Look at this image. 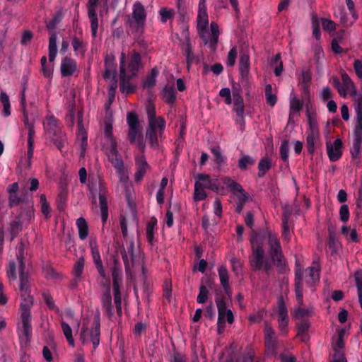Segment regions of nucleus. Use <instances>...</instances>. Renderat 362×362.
Listing matches in <instances>:
<instances>
[{
  "label": "nucleus",
  "instance_id": "obj_1",
  "mask_svg": "<svg viewBox=\"0 0 362 362\" xmlns=\"http://www.w3.org/2000/svg\"><path fill=\"white\" fill-rule=\"evenodd\" d=\"M209 20L206 9H199L197 15V30L200 38L203 40L205 45L209 44L211 50L215 51L218 41L219 28L218 24L212 21L210 25L211 28V37H209Z\"/></svg>",
  "mask_w": 362,
  "mask_h": 362
},
{
  "label": "nucleus",
  "instance_id": "obj_2",
  "mask_svg": "<svg viewBox=\"0 0 362 362\" xmlns=\"http://www.w3.org/2000/svg\"><path fill=\"white\" fill-rule=\"evenodd\" d=\"M252 255L250 257V263L255 270L268 271L271 268V264L265 256L263 248V240L259 235H255L251 238Z\"/></svg>",
  "mask_w": 362,
  "mask_h": 362
},
{
  "label": "nucleus",
  "instance_id": "obj_3",
  "mask_svg": "<svg viewBox=\"0 0 362 362\" xmlns=\"http://www.w3.org/2000/svg\"><path fill=\"white\" fill-rule=\"evenodd\" d=\"M177 35L180 41L182 53L185 56L187 68L191 66H202L204 62L202 55L195 56L192 52V47L190 41V35L187 25L181 28L180 37Z\"/></svg>",
  "mask_w": 362,
  "mask_h": 362
},
{
  "label": "nucleus",
  "instance_id": "obj_4",
  "mask_svg": "<svg viewBox=\"0 0 362 362\" xmlns=\"http://www.w3.org/2000/svg\"><path fill=\"white\" fill-rule=\"evenodd\" d=\"M100 316L95 315L93 320L83 319L80 339L83 344L88 341L93 343L94 349L100 343Z\"/></svg>",
  "mask_w": 362,
  "mask_h": 362
},
{
  "label": "nucleus",
  "instance_id": "obj_5",
  "mask_svg": "<svg viewBox=\"0 0 362 362\" xmlns=\"http://www.w3.org/2000/svg\"><path fill=\"white\" fill-rule=\"evenodd\" d=\"M127 122L129 126L127 137L130 143L135 144L139 150L144 151L146 144L141 133L137 115L134 112H129L127 115Z\"/></svg>",
  "mask_w": 362,
  "mask_h": 362
},
{
  "label": "nucleus",
  "instance_id": "obj_6",
  "mask_svg": "<svg viewBox=\"0 0 362 362\" xmlns=\"http://www.w3.org/2000/svg\"><path fill=\"white\" fill-rule=\"evenodd\" d=\"M25 89L23 88L21 93V105L22 107L23 114V122L25 126L27 127L28 130V165L30 167L31 165V160L33 156L34 153V136H35V130H34V124L32 122H29L28 119V114L26 110V102H25Z\"/></svg>",
  "mask_w": 362,
  "mask_h": 362
},
{
  "label": "nucleus",
  "instance_id": "obj_7",
  "mask_svg": "<svg viewBox=\"0 0 362 362\" xmlns=\"http://www.w3.org/2000/svg\"><path fill=\"white\" fill-rule=\"evenodd\" d=\"M308 128L306 131V146L309 154L313 155L320 140V130L315 116L308 112Z\"/></svg>",
  "mask_w": 362,
  "mask_h": 362
},
{
  "label": "nucleus",
  "instance_id": "obj_8",
  "mask_svg": "<svg viewBox=\"0 0 362 362\" xmlns=\"http://www.w3.org/2000/svg\"><path fill=\"white\" fill-rule=\"evenodd\" d=\"M330 81L342 98L348 95L352 97L358 93L354 83L346 73L341 74V81L335 76L332 77Z\"/></svg>",
  "mask_w": 362,
  "mask_h": 362
},
{
  "label": "nucleus",
  "instance_id": "obj_9",
  "mask_svg": "<svg viewBox=\"0 0 362 362\" xmlns=\"http://www.w3.org/2000/svg\"><path fill=\"white\" fill-rule=\"evenodd\" d=\"M17 332L21 346H27L32 336L30 313L27 311L21 313L20 320L17 325Z\"/></svg>",
  "mask_w": 362,
  "mask_h": 362
},
{
  "label": "nucleus",
  "instance_id": "obj_10",
  "mask_svg": "<svg viewBox=\"0 0 362 362\" xmlns=\"http://www.w3.org/2000/svg\"><path fill=\"white\" fill-rule=\"evenodd\" d=\"M146 115L148 118V129L158 132L160 138H162L165 129V120L162 117H156L155 105L149 103L146 106Z\"/></svg>",
  "mask_w": 362,
  "mask_h": 362
},
{
  "label": "nucleus",
  "instance_id": "obj_11",
  "mask_svg": "<svg viewBox=\"0 0 362 362\" xmlns=\"http://www.w3.org/2000/svg\"><path fill=\"white\" fill-rule=\"evenodd\" d=\"M137 70L120 69L119 88L121 92L128 94L134 91L136 86L134 80L137 75Z\"/></svg>",
  "mask_w": 362,
  "mask_h": 362
},
{
  "label": "nucleus",
  "instance_id": "obj_12",
  "mask_svg": "<svg viewBox=\"0 0 362 362\" xmlns=\"http://www.w3.org/2000/svg\"><path fill=\"white\" fill-rule=\"evenodd\" d=\"M226 177L218 180H211L209 175L199 174L197 177L195 182L199 183L201 187L204 189H210L216 193L221 194H225L226 185L223 184V180Z\"/></svg>",
  "mask_w": 362,
  "mask_h": 362
},
{
  "label": "nucleus",
  "instance_id": "obj_13",
  "mask_svg": "<svg viewBox=\"0 0 362 362\" xmlns=\"http://www.w3.org/2000/svg\"><path fill=\"white\" fill-rule=\"evenodd\" d=\"M223 182L226 188L230 189L231 192L236 195L238 202L235 211L240 214L243 209L245 203L247 200V194L244 192L240 185L228 177H226Z\"/></svg>",
  "mask_w": 362,
  "mask_h": 362
},
{
  "label": "nucleus",
  "instance_id": "obj_14",
  "mask_svg": "<svg viewBox=\"0 0 362 362\" xmlns=\"http://www.w3.org/2000/svg\"><path fill=\"white\" fill-rule=\"evenodd\" d=\"M267 237L269 245V253L272 260L274 262L281 263L284 255L277 234L269 230L267 232Z\"/></svg>",
  "mask_w": 362,
  "mask_h": 362
},
{
  "label": "nucleus",
  "instance_id": "obj_15",
  "mask_svg": "<svg viewBox=\"0 0 362 362\" xmlns=\"http://www.w3.org/2000/svg\"><path fill=\"white\" fill-rule=\"evenodd\" d=\"M76 142L80 146V157L83 158L88 146V133L84 127L83 122V112H78V130L76 134Z\"/></svg>",
  "mask_w": 362,
  "mask_h": 362
},
{
  "label": "nucleus",
  "instance_id": "obj_16",
  "mask_svg": "<svg viewBox=\"0 0 362 362\" xmlns=\"http://www.w3.org/2000/svg\"><path fill=\"white\" fill-rule=\"evenodd\" d=\"M346 334V332L345 329H339L337 330V339L332 343L334 354L332 362H346L343 352L344 347V337Z\"/></svg>",
  "mask_w": 362,
  "mask_h": 362
},
{
  "label": "nucleus",
  "instance_id": "obj_17",
  "mask_svg": "<svg viewBox=\"0 0 362 362\" xmlns=\"http://www.w3.org/2000/svg\"><path fill=\"white\" fill-rule=\"evenodd\" d=\"M108 157L109 161L112 164L116 170L120 182L126 185L129 180L128 172L125 170L124 162L119 153L110 154Z\"/></svg>",
  "mask_w": 362,
  "mask_h": 362
},
{
  "label": "nucleus",
  "instance_id": "obj_18",
  "mask_svg": "<svg viewBox=\"0 0 362 362\" xmlns=\"http://www.w3.org/2000/svg\"><path fill=\"white\" fill-rule=\"evenodd\" d=\"M112 288L114 300L117 310H121L120 286L122 281V269L115 265L112 269Z\"/></svg>",
  "mask_w": 362,
  "mask_h": 362
},
{
  "label": "nucleus",
  "instance_id": "obj_19",
  "mask_svg": "<svg viewBox=\"0 0 362 362\" xmlns=\"http://www.w3.org/2000/svg\"><path fill=\"white\" fill-rule=\"evenodd\" d=\"M105 139L106 143L104 144V148L107 156L110 154L118 153L117 150V142L113 136L112 126L111 123L107 122L104 129Z\"/></svg>",
  "mask_w": 362,
  "mask_h": 362
},
{
  "label": "nucleus",
  "instance_id": "obj_20",
  "mask_svg": "<svg viewBox=\"0 0 362 362\" xmlns=\"http://www.w3.org/2000/svg\"><path fill=\"white\" fill-rule=\"evenodd\" d=\"M98 3L99 0H88L87 4L88 16L90 21V28L93 37L97 36L98 28V19L95 11Z\"/></svg>",
  "mask_w": 362,
  "mask_h": 362
},
{
  "label": "nucleus",
  "instance_id": "obj_21",
  "mask_svg": "<svg viewBox=\"0 0 362 362\" xmlns=\"http://www.w3.org/2000/svg\"><path fill=\"white\" fill-rule=\"evenodd\" d=\"M99 204L101 212V218L105 223L108 217V206L107 200V187L103 180H100Z\"/></svg>",
  "mask_w": 362,
  "mask_h": 362
},
{
  "label": "nucleus",
  "instance_id": "obj_22",
  "mask_svg": "<svg viewBox=\"0 0 362 362\" xmlns=\"http://www.w3.org/2000/svg\"><path fill=\"white\" fill-rule=\"evenodd\" d=\"M327 152L329 160L332 162L338 160L342 156V141L337 139L333 143L327 142Z\"/></svg>",
  "mask_w": 362,
  "mask_h": 362
},
{
  "label": "nucleus",
  "instance_id": "obj_23",
  "mask_svg": "<svg viewBox=\"0 0 362 362\" xmlns=\"http://www.w3.org/2000/svg\"><path fill=\"white\" fill-rule=\"evenodd\" d=\"M116 76V69H105L103 75L104 78L110 82L108 90L110 103L113 102L115 97V92L117 87Z\"/></svg>",
  "mask_w": 362,
  "mask_h": 362
},
{
  "label": "nucleus",
  "instance_id": "obj_24",
  "mask_svg": "<svg viewBox=\"0 0 362 362\" xmlns=\"http://www.w3.org/2000/svg\"><path fill=\"white\" fill-rule=\"evenodd\" d=\"M90 248L91 251V255L93 257V262L95 265V267L103 278L105 277V271L103 265V262L100 258V255L98 248L97 243L95 240L90 241Z\"/></svg>",
  "mask_w": 362,
  "mask_h": 362
},
{
  "label": "nucleus",
  "instance_id": "obj_25",
  "mask_svg": "<svg viewBox=\"0 0 362 362\" xmlns=\"http://www.w3.org/2000/svg\"><path fill=\"white\" fill-rule=\"evenodd\" d=\"M265 336V345L267 347V351L271 354H276V341L274 339L275 332L272 327L269 325L266 324L264 329Z\"/></svg>",
  "mask_w": 362,
  "mask_h": 362
},
{
  "label": "nucleus",
  "instance_id": "obj_26",
  "mask_svg": "<svg viewBox=\"0 0 362 362\" xmlns=\"http://www.w3.org/2000/svg\"><path fill=\"white\" fill-rule=\"evenodd\" d=\"M23 249L19 250L17 255L20 263V290L21 293L29 292V279L28 275L24 272V264L23 262Z\"/></svg>",
  "mask_w": 362,
  "mask_h": 362
},
{
  "label": "nucleus",
  "instance_id": "obj_27",
  "mask_svg": "<svg viewBox=\"0 0 362 362\" xmlns=\"http://www.w3.org/2000/svg\"><path fill=\"white\" fill-rule=\"evenodd\" d=\"M135 162L136 166V172L135 173L134 178L136 182H139L143 179L149 166L144 154H141L140 156H136L135 158Z\"/></svg>",
  "mask_w": 362,
  "mask_h": 362
},
{
  "label": "nucleus",
  "instance_id": "obj_28",
  "mask_svg": "<svg viewBox=\"0 0 362 362\" xmlns=\"http://www.w3.org/2000/svg\"><path fill=\"white\" fill-rule=\"evenodd\" d=\"M125 25L130 28L132 33L136 38L139 40L142 37L144 32L145 23H136L129 16H127Z\"/></svg>",
  "mask_w": 362,
  "mask_h": 362
},
{
  "label": "nucleus",
  "instance_id": "obj_29",
  "mask_svg": "<svg viewBox=\"0 0 362 362\" xmlns=\"http://www.w3.org/2000/svg\"><path fill=\"white\" fill-rule=\"evenodd\" d=\"M134 21L139 23H145L146 13L144 6L139 1H136L133 6L132 18Z\"/></svg>",
  "mask_w": 362,
  "mask_h": 362
},
{
  "label": "nucleus",
  "instance_id": "obj_30",
  "mask_svg": "<svg viewBox=\"0 0 362 362\" xmlns=\"http://www.w3.org/2000/svg\"><path fill=\"white\" fill-rule=\"evenodd\" d=\"M303 272L300 269L296 272V296L298 303L300 305L303 304Z\"/></svg>",
  "mask_w": 362,
  "mask_h": 362
},
{
  "label": "nucleus",
  "instance_id": "obj_31",
  "mask_svg": "<svg viewBox=\"0 0 362 362\" xmlns=\"http://www.w3.org/2000/svg\"><path fill=\"white\" fill-rule=\"evenodd\" d=\"M216 303L218 308V316H226V320L229 324H232L234 321V317L230 309H226V302L222 298H217Z\"/></svg>",
  "mask_w": 362,
  "mask_h": 362
},
{
  "label": "nucleus",
  "instance_id": "obj_32",
  "mask_svg": "<svg viewBox=\"0 0 362 362\" xmlns=\"http://www.w3.org/2000/svg\"><path fill=\"white\" fill-rule=\"evenodd\" d=\"M304 274L305 281L309 286H312L320 279V269L317 267L307 268L304 272Z\"/></svg>",
  "mask_w": 362,
  "mask_h": 362
},
{
  "label": "nucleus",
  "instance_id": "obj_33",
  "mask_svg": "<svg viewBox=\"0 0 362 362\" xmlns=\"http://www.w3.org/2000/svg\"><path fill=\"white\" fill-rule=\"evenodd\" d=\"M21 313H23L24 311H27V313H30V308L33 305V298L30 295V292L21 293Z\"/></svg>",
  "mask_w": 362,
  "mask_h": 362
},
{
  "label": "nucleus",
  "instance_id": "obj_34",
  "mask_svg": "<svg viewBox=\"0 0 362 362\" xmlns=\"http://www.w3.org/2000/svg\"><path fill=\"white\" fill-rule=\"evenodd\" d=\"M233 110L236 114H242L244 113L245 111V105L244 101L239 91H234L233 93Z\"/></svg>",
  "mask_w": 362,
  "mask_h": 362
},
{
  "label": "nucleus",
  "instance_id": "obj_35",
  "mask_svg": "<svg viewBox=\"0 0 362 362\" xmlns=\"http://www.w3.org/2000/svg\"><path fill=\"white\" fill-rule=\"evenodd\" d=\"M49 61L52 62L54 60L57 53V34L52 33L49 39Z\"/></svg>",
  "mask_w": 362,
  "mask_h": 362
},
{
  "label": "nucleus",
  "instance_id": "obj_36",
  "mask_svg": "<svg viewBox=\"0 0 362 362\" xmlns=\"http://www.w3.org/2000/svg\"><path fill=\"white\" fill-rule=\"evenodd\" d=\"M78 230V236L81 240H85L88 235V226L85 218L81 217L76 220V222Z\"/></svg>",
  "mask_w": 362,
  "mask_h": 362
},
{
  "label": "nucleus",
  "instance_id": "obj_37",
  "mask_svg": "<svg viewBox=\"0 0 362 362\" xmlns=\"http://www.w3.org/2000/svg\"><path fill=\"white\" fill-rule=\"evenodd\" d=\"M45 129L52 134H55L58 129V121L54 116H48L44 122Z\"/></svg>",
  "mask_w": 362,
  "mask_h": 362
},
{
  "label": "nucleus",
  "instance_id": "obj_38",
  "mask_svg": "<svg viewBox=\"0 0 362 362\" xmlns=\"http://www.w3.org/2000/svg\"><path fill=\"white\" fill-rule=\"evenodd\" d=\"M353 98V106L356 113L355 119H362V95L356 93Z\"/></svg>",
  "mask_w": 362,
  "mask_h": 362
},
{
  "label": "nucleus",
  "instance_id": "obj_39",
  "mask_svg": "<svg viewBox=\"0 0 362 362\" xmlns=\"http://www.w3.org/2000/svg\"><path fill=\"white\" fill-rule=\"evenodd\" d=\"M163 99L168 103H173L175 101L176 95L174 87L166 86L162 93Z\"/></svg>",
  "mask_w": 362,
  "mask_h": 362
},
{
  "label": "nucleus",
  "instance_id": "obj_40",
  "mask_svg": "<svg viewBox=\"0 0 362 362\" xmlns=\"http://www.w3.org/2000/svg\"><path fill=\"white\" fill-rule=\"evenodd\" d=\"M303 104L296 98L293 97L290 100V113H289V122L296 115L299 113V111L302 109Z\"/></svg>",
  "mask_w": 362,
  "mask_h": 362
},
{
  "label": "nucleus",
  "instance_id": "obj_41",
  "mask_svg": "<svg viewBox=\"0 0 362 362\" xmlns=\"http://www.w3.org/2000/svg\"><path fill=\"white\" fill-rule=\"evenodd\" d=\"M71 45L75 52L82 55L85 54L86 50V44L83 40L74 36L72 38Z\"/></svg>",
  "mask_w": 362,
  "mask_h": 362
},
{
  "label": "nucleus",
  "instance_id": "obj_42",
  "mask_svg": "<svg viewBox=\"0 0 362 362\" xmlns=\"http://www.w3.org/2000/svg\"><path fill=\"white\" fill-rule=\"evenodd\" d=\"M0 101L3 105V115L7 117L11 115V103L8 95L4 91L0 93Z\"/></svg>",
  "mask_w": 362,
  "mask_h": 362
},
{
  "label": "nucleus",
  "instance_id": "obj_43",
  "mask_svg": "<svg viewBox=\"0 0 362 362\" xmlns=\"http://www.w3.org/2000/svg\"><path fill=\"white\" fill-rule=\"evenodd\" d=\"M142 66L141 54L133 50L129 55V64L127 68H139Z\"/></svg>",
  "mask_w": 362,
  "mask_h": 362
},
{
  "label": "nucleus",
  "instance_id": "obj_44",
  "mask_svg": "<svg viewBox=\"0 0 362 362\" xmlns=\"http://www.w3.org/2000/svg\"><path fill=\"white\" fill-rule=\"evenodd\" d=\"M250 65L249 49L243 48L239 54V68H250Z\"/></svg>",
  "mask_w": 362,
  "mask_h": 362
},
{
  "label": "nucleus",
  "instance_id": "obj_45",
  "mask_svg": "<svg viewBox=\"0 0 362 362\" xmlns=\"http://www.w3.org/2000/svg\"><path fill=\"white\" fill-rule=\"evenodd\" d=\"M221 286L226 291L229 287V276L226 267L221 266L218 270Z\"/></svg>",
  "mask_w": 362,
  "mask_h": 362
},
{
  "label": "nucleus",
  "instance_id": "obj_46",
  "mask_svg": "<svg viewBox=\"0 0 362 362\" xmlns=\"http://www.w3.org/2000/svg\"><path fill=\"white\" fill-rule=\"evenodd\" d=\"M278 320H288V310L282 296L278 300Z\"/></svg>",
  "mask_w": 362,
  "mask_h": 362
},
{
  "label": "nucleus",
  "instance_id": "obj_47",
  "mask_svg": "<svg viewBox=\"0 0 362 362\" xmlns=\"http://www.w3.org/2000/svg\"><path fill=\"white\" fill-rule=\"evenodd\" d=\"M146 137L151 148H156L158 146V139H160L158 132L147 129Z\"/></svg>",
  "mask_w": 362,
  "mask_h": 362
},
{
  "label": "nucleus",
  "instance_id": "obj_48",
  "mask_svg": "<svg viewBox=\"0 0 362 362\" xmlns=\"http://www.w3.org/2000/svg\"><path fill=\"white\" fill-rule=\"evenodd\" d=\"M157 221L156 218L151 219L148 222L146 228V235L148 242L150 244H153L154 240V229L156 226Z\"/></svg>",
  "mask_w": 362,
  "mask_h": 362
},
{
  "label": "nucleus",
  "instance_id": "obj_49",
  "mask_svg": "<svg viewBox=\"0 0 362 362\" xmlns=\"http://www.w3.org/2000/svg\"><path fill=\"white\" fill-rule=\"evenodd\" d=\"M61 327L63 331V333L69 344V346L74 347V339L72 335V329L69 325L64 321L61 322Z\"/></svg>",
  "mask_w": 362,
  "mask_h": 362
},
{
  "label": "nucleus",
  "instance_id": "obj_50",
  "mask_svg": "<svg viewBox=\"0 0 362 362\" xmlns=\"http://www.w3.org/2000/svg\"><path fill=\"white\" fill-rule=\"evenodd\" d=\"M271 168V159L266 157L260 160L258 164V175L263 177Z\"/></svg>",
  "mask_w": 362,
  "mask_h": 362
},
{
  "label": "nucleus",
  "instance_id": "obj_51",
  "mask_svg": "<svg viewBox=\"0 0 362 362\" xmlns=\"http://www.w3.org/2000/svg\"><path fill=\"white\" fill-rule=\"evenodd\" d=\"M265 97L267 103L274 107L276 103L277 98L276 94L272 93V86L271 84H267L265 87Z\"/></svg>",
  "mask_w": 362,
  "mask_h": 362
},
{
  "label": "nucleus",
  "instance_id": "obj_52",
  "mask_svg": "<svg viewBox=\"0 0 362 362\" xmlns=\"http://www.w3.org/2000/svg\"><path fill=\"white\" fill-rule=\"evenodd\" d=\"M85 264V259L83 257H80L74 265L72 273L76 278L81 276Z\"/></svg>",
  "mask_w": 362,
  "mask_h": 362
},
{
  "label": "nucleus",
  "instance_id": "obj_53",
  "mask_svg": "<svg viewBox=\"0 0 362 362\" xmlns=\"http://www.w3.org/2000/svg\"><path fill=\"white\" fill-rule=\"evenodd\" d=\"M63 18V11L62 9L57 11L53 16L52 18L47 24V28L49 30H54L57 24L59 23Z\"/></svg>",
  "mask_w": 362,
  "mask_h": 362
},
{
  "label": "nucleus",
  "instance_id": "obj_54",
  "mask_svg": "<svg viewBox=\"0 0 362 362\" xmlns=\"http://www.w3.org/2000/svg\"><path fill=\"white\" fill-rule=\"evenodd\" d=\"M159 13L160 16V21L163 23H166L168 20L173 19L175 16L174 10L166 7L161 8L159 11Z\"/></svg>",
  "mask_w": 362,
  "mask_h": 362
},
{
  "label": "nucleus",
  "instance_id": "obj_55",
  "mask_svg": "<svg viewBox=\"0 0 362 362\" xmlns=\"http://www.w3.org/2000/svg\"><path fill=\"white\" fill-rule=\"evenodd\" d=\"M354 140L362 142V119H354Z\"/></svg>",
  "mask_w": 362,
  "mask_h": 362
},
{
  "label": "nucleus",
  "instance_id": "obj_56",
  "mask_svg": "<svg viewBox=\"0 0 362 362\" xmlns=\"http://www.w3.org/2000/svg\"><path fill=\"white\" fill-rule=\"evenodd\" d=\"M68 114L65 117L66 122L71 127L74 125L75 120V103L74 101L71 102L67 107Z\"/></svg>",
  "mask_w": 362,
  "mask_h": 362
},
{
  "label": "nucleus",
  "instance_id": "obj_57",
  "mask_svg": "<svg viewBox=\"0 0 362 362\" xmlns=\"http://www.w3.org/2000/svg\"><path fill=\"white\" fill-rule=\"evenodd\" d=\"M341 233L348 240L355 243L358 241V235L355 229L343 226L341 228Z\"/></svg>",
  "mask_w": 362,
  "mask_h": 362
},
{
  "label": "nucleus",
  "instance_id": "obj_58",
  "mask_svg": "<svg viewBox=\"0 0 362 362\" xmlns=\"http://www.w3.org/2000/svg\"><path fill=\"white\" fill-rule=\"evenodd\" d=\"M6 276L9 281H14L16 280V264L14 261L9 262L6 268Z\"/></svg>",
  "mask_w": 362,
  "mask_h": 362
},
{
  "label": "nucleus",
  "instance_id": "obj_59",
  "mask_svg": "<svg viewBox=\"0 0 362 362\" xmlns=\"http://www.w3.org/2000/svg\"><path fill=\"white\" fill-rule=\"evenodd\" d=\"M312 26L313 35L316 40H320L321 37V31L320 28V23L317 16L316 14L312 16Z\"/></svg>",
  "mask_w": 362,
  "mask_h": 362
},
{
  "label": "nucleus",
  "instance_id": "obj_60",
  "mask_svg": "<svg viewBox=\"0 0 362 362\" xmlns=\"http://www.w3.org/2000/svg\"><path fill=\"white\" fill-rule=\"evenodd\" d=\"M158 76V71L156 69H152L150 75H148L146 79L144 82V88H151L156 85V78Z\"/></svg>",
  "mask_w": 362,
  "mask_h": 362
},
{
  "label": "nucleus",
  "instance_id": "obj_61",
  "mask_svg": "<svg viewBox=\"0 0 362 362\" xmlns=\"http://www.w3.org/2000/svg\"><path fill=\"white\" fill-rule=\"evenodd\" d=\"M204 189L199 183H194V199L195 201H202L206 197Z\"/></svg>",
  "mask_w": 362,
  "mask_h": 362
},
{
  "label": "nucleus",
  "instance_id": "obj_62",
  "mask_svg": "<svg viewBox=\"0 0 362 362\" xmlns=\"http://www.w3.org/2000/svg\"><path fill=\"white\" fill-rule=\"evenodd\" d=\"M309 329V325L306 322L300 324L297 327V335L300 337L301 341H305L308 339L307 332Z\"/></svg>",
  "mask_w": 362,
  "mask_h": 362
},
{
  "label": "nucleus",
  "instance_id": "obj_63",
  "mask_svg": "<svg viewBox=\"0 0 362 362\" xmlns=\"http://www.w3.org/2000/svg\"><path fill=\"white\" fill-rule=\"evenodd\" d=\"M255 164V160L249 156H243L238 160V167L245 170L250 165Z\"/></svg>",
  "mask_w": 362,
  "mask_h": 362
},
{
  "label": "nucleus",
  "instance_id": "obj_64",
  "mask_svg": "<svg viewBox=\"0 0 362 362\" xmlns=\"http://www.w3.org/2000/svg\"><path fill=\"white\" fill-rule=\"evenodd\" d=\"M362 142L353 140V145L350 149V153L353 159H356L359 158L361 153V145Z\"/></svg>",
  "mask_w": 362,
  "mask_h": 362
}]
</instances>
